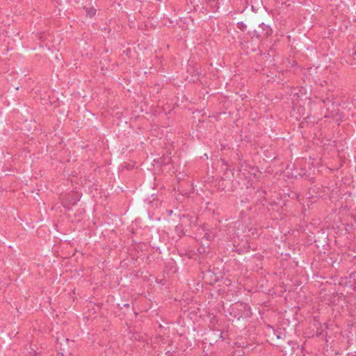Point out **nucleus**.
Returning a JSON list of instances; mask_svg holds the SVG:
<instances>
[{
    "label": "nucleus",
    "instance_id": "2",
    "mask_svg": "<svg viewBox=\"0 0 356 356\" xmlns=\"http://www.w3.org/2000/svg\"><path fill=\"white\" fill-rule=\"evenodd\" d=\"M353 59H354V60H355V59H356V53H355V54H354Z\"/></svg>",
    "mask_w": 356,
    "mask_h": 356
},
{
    "label": "nucleus",
    "instance_id": "3",
    "mask_svg": "<svg viewBox=\"0 0 356 356\" xmlns=\"http://www.w3.org/2000/svg\"><path fill=\"white\" fill-rule=\"evenodd\" d=\"M351 65H356V63H351Z\"/></svg>",
    "mask_w": 356,
    "mask_h": 356
},
{
    "label": "nucleus",
    "instance_id": "1",
    "mask_svg": "<svg viewBox=\"0 0 356 356\" xmlns=\"http://www.w3.org/2000/svg\"><path fill=\"white\" fill-rule=\"evenodd\" d=\"M95 12H96V10L95 9H92L90 13H89V15L90 16H93L95 14Z\"/></svg>",
    "mask_w": 356,
    "mask_h": 356
}]
</instances>
